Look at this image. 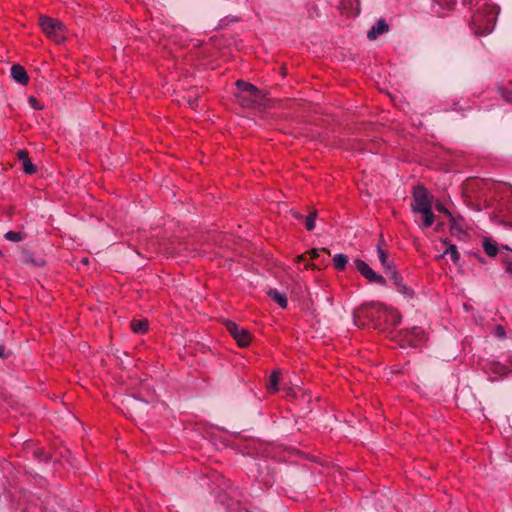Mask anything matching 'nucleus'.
<instances>
[{
    "label": "nucleus",
    "instance_id": "f257e3e1",
    "mask_svg": "<svg viewBox=\"0 0 512 512\" xmlns=\"http://www.w3.org/2000/svg\"><path fill=\"white\" fill-rule=\"evenodd\" d=\"M40 26L47 37L55 43L60 44L66 39L65 26L57 19L47 16L40 18Z\"/></svg>",
    "mask_w": 512,
    "mask_h": 512
},
{
    "label": "nucleus",
    "instance_id": "f03ea898",
    "mask_svg": "<svg viewBox=\"0 0 512 512\" xmlns=\"http://www.w3.org/2000/svg\"><path fill=\"white\" fill-rule=\"evenodd\" d=\"M495 16L491 9H485L474 14L472 17V23L474 25V31L477 35H487L491 33L495 25Z\"/></svg>",
    "mask_w": 512,
    "mask_h": 512
},
{
    "label": "nucleus",
    "instance_id": "7ed1b4c3",
    "mask_svg": "<svg viewBox=\"0 0 512 512\" xmlns=\"http://www.w3.org/2000/svg\"><path fill=\"white\" fill-rule=\"evenodd\" d=\"M411 207L416 213L419 211H427L428 208L432 207L426 188L418 186L414 189Z\"/></svg>",
    "mask_w": 512,
    "mask_h": 512
},
{
    "label": "nucleus",
    "instance_id": "20e7f679",
    "mask_svg": "<svg viewBox=\"0 0 512 512\" xmlns=\"http://www.w3.org/2000/svg\"><path fill=\"white\" fill-rule=\"evenodd\" d=\"M354 265L359 273L369 282L377 283L380 285H384L386 283L385 278L382 275L377 274L365 261L361 259H355Z\"/></svg>",
    "mask_w": 512,
    "mask_h": 512
},
{
    "label": "nucleus",
    "instance_id": "39448f33",
    "mask_svg": "<svg viewBox=\"0 0 512 512\" xmlns=\"http://www.w3.org/2000/svg\"><path fill=\"white\" fill-rule=\"evenodd\" d=\"M226 327L240 347H246L249 345L251 336L247 330L241 328L234 322H227Z\"/></svg>",
    "mask_w": 512,
    "mask_h": 512
},
{
    "label": "nucleus",
    "instance_id": "423d86ee",
    "mask_svg": "<svg viewBox=\"0 0 512 512\" xmlns=\"http://www.w3.org/2000/svg\"><path fill=\"white\" fill-rule=\"evenodd\" d=\"M236 86L238 87L240 93L237 95L239 101H244L245 100V94H247L249 97H251V100L252 101H256L258 98L261 97V92L260 90L248 83V82H245L243 80H238L236 82Z\"/></svg>",
    "mask_w": 512,
    "mask_h": 512
},
{
    "label": "nucleus",
    "instance_id": "0eeeda50",
    "mask_svg": "<svg viewBox=\"0 0 512 512\" xmlns=\"http://www.w3.org/2000/svg\"><path fill=\"white\" fill-rule=\"evenodd\" d=\"M17 158L22 163V169L26 174L32 175L37 172V167L31 162L27 150H18Z\"/></svg>",
    "mask_w": 512,
    "mask_h": 512
},
{
    "label": "nucleus",
    "instance_id": "6e6552de",
    "mask_svg": "<svg viewBox=\"0 0 512 512\" xmlns=\"http://www.w3.org/2000/svg\"><path fill=\"white\" fill-rule=\"evenodd\" d=\"M386 273L389 274L390 279L398 287L400 293L409 297L412 296V291L406 285L403 284L402 277L394 268H391V270H387Z\"/></svg>",
    "mask_w": 512,
    "mask_h": 512
},
{
    "label": "nucleus",
    "instance_id": "1a4fd4ad",
    "mask_svg": "<svg viewBox=\"0 0 512 512\" xmlns=\"http://www.w3.org/2000/svg\"><path fill=\"white\" fill-rule=\"evenodd\" d=\"M12 78L21 85H27L29 82V76L23 66L20 64H14L11 67Z\"/></svg>",
    "mask_w": 512,
    "mask_h": 512
},
{
    "label": "nucleus",
    "instance_id": "9d476101",
    "mask_svg": "<svg viewBox=\"0 0 512 512\" xmlns=\"http://www.w3.org/2000/svg\"><path fill=\"white\" fill-rule=\"evenodd\" d=\"M388 30V25L384 19H380L377 23L370 29L367 34L369 40H375L379 35L383 34Z\"/></svg>",
    "mask_w": 512,
    "mask_h": 512
},
{
    "label": "nucleus",
    "instance_id": "9b49d317",
    "mask_svg": "<svg viewBox=\"0 0 512 512\" xmlns=\"http://www.w3.org/2000/svg\"><path fill=\"white\" fill-rule=\"evenodd\" d=\"M267 294L281 308L287 307L288 301H287V297L284 293L279 292L277 289H269Z\"/></svg>",
    "mask_w": 512,
    "mask_h": 512
},
{
    "label": "nucleus",
    "instance_id": "f8f14e48",
    "mask_svg": "<svg viewBox=\"0 0 512 512\" xmlns=\"http://www.w3.org/2000/svg\"><path fill=\"white\" fill-rule=\"evenodd\" d=\"M130 328L135 333H144L148 330V321L146 319L136 320L130 325Z\"/></svg>",
    "mask_w": 512,
    "mask_h": 512
},
{
    "label": "nucleus",
    "instance_id": "ddd939ff",
    "mask_svg": "<svg viewBox=\"0 0 512 512\" xmlns=\"http://www.w3.org/2000/svg\"><path fill=\"white\" fill-rule=\"evenodd\" d=\"M348 263V256L345 254H336L333 257V264L337 270H343Z\"/></svg>",
    "mask_w": 512,
    "mask_h": 512
},
{
    "label": "nucleus",
    "instance_id": "4468645a",
    "mask_svg": "<svg viewBox=\"0 0 512 512\" xmlns=\"http://www.w3.org/2000/svg\"><path fill=\"white\" fill-rule=\"evenodd\" d=\"M278 381H279V373L277 371H275L270 375L269 382L267 384V389L272 393L277 392L278 391Z\"/></svg>",
    "mask_w": 512,
    "mask_h": 512
},
{
    "label": "nucleus",
    "instance_id": "2eb2a0df",
    "mask_svg": "<svg viewBox=\"0 0 512 512\" xmlns=\"http://www.w3.org/2000/svg\"><path fill=\"white\" fill-rule=\"evenodd\" d=\"M377 253H378V258H379L382 266L384 267L385 271L391 270V268H393V267L388 261V256H387L386 252L380 246L377 247Z\"/></svg>",
    "mask_w": 512,
    "mask_h": 512
},
{
    "label": "nucleus",
    "instance_id": "dca6fc26",
    "mask_svg": "<svg viewBox=\"0 0 512 512\" xmlns=\"http://www.w3.org/2000/svg\"><path fill=\"white\" fill-rule=\"evenodd\" d=\"M423 215V226L430 227L434 223V214L432 212V207L428 208L427 211H419Z\"/></svg>",
    "mask_w": 512,
    "mask_h": 512
},
{
    "label": "nucleus",
    "instance_id": "f3484780",
    "mask_svg": "<svg viewBox=\"0 0 512 512\" xmlns=\"http://www.w3.org/2000/svg\"><path fill=\"white\" fill-rule=\"evenodd\" d=\"M444 255H449L454 263H458L460 259V254L454 244L449 245V247L444 251L443 256Z\"/></svg>",
    "mask_w": 512,
    "mask_h": 512
},
{
    "label": "nucleus",
    "instance_id": "a211bd4d",
    "mask_svg": "<svg viewBox=\"0 0 512 512\" xmlns=\"http://www.w3.org/2000/svg\"><path fill=\"white\" fill-rule=\"evenodd\" d=\"M483 248H484L485 253L490 257H494L498 253V248H497L496 244L490 242L489 240H485L483 242Z\"/></svg>",
    "mask_w": 512,
    "mask_h": 512
},
{
    "label": "nucleus",
    "instance_id": "6ab92c4d",
    "mask_svg": "<svg viewBox=\"0 0 512 512\" xmlns=\"http://www.w3.org/2000/svg\"><path fill=\"white\" fill-rule=\"evenodd\" d=\"M23 238H24L23 234L21 232H17V231H8L5 234V239L12 241V242L22 241Z\"/></svg>",
    "mask_w": 512,
    "mask_h": 512
},
{
    "label": "nucleus",
    "instance_id": "aec40b11",
    "mask_svg": "<svg viewBox=\"0 0 512 512\" xmlns=\"http://www.w3.org/2000/svg\"><path fill=\"white\" fill-rule=\"evenodd\" d=\"M316 215V211H313L306 217L305 227L308 231H311L315 228Z\"/></svg>",
    "mask_w": 512,
    "mask_h": 512
},
{
    "label": "nucleus",
    "instance_id": "412c9836",
    "mask_svg": "<svg viewBox=\"0 0 512 512\" xmlns=\"http://www.w3.org/2000/svg\"><path fill=\"white\" fill-rule=\"evenodd\" d=\"M434 2L440 7L450 8L456 3V0H434Z\"/></svg>",
    "mask_w": 512,
    "mask_h": 512
},
{
    "label": "nucleus",
    "instance_id": "4be33fe9",
    "mask_svg": "<svg viewBox=\"0 0 512 512\" xmlns=\"http://www.w3.org/2000/svg\"><path fill=\"white\" fill-rule=\"evenodd\" d=\"M494 334L497 338L505 339L506 338V331L505 328L502 325L496 326L494 330Z\"/></svg>",
    "mask_w": 512,
    "mask_h": 512
},
{
    "label": "nucleus",
    "instance_id": "5701e85b",
    "mask_svg": "<svg viewBox=\"0 0 512 512\" xmlns=\"http://www.w3.org/2000/svg\"><path fill=\"white\" fill-rule=\"evenodd\" d=\"M192 109H194L197 106V95H189L187 98H184Z\"/></svg>",
    "mask_w": 512,
    "mask_h": 512
},
{
    "label": "nucleus",
    "instance_id": "b1692460",
    "mask_svg": "<svg viewBox=\"0 0 512 512\" xmlns=\"http://www.w3.org/2000/svg\"><path fill=\"white\" fill-rule=\"evenodd\" d=\"M122 395H114L113 397V405L116 406L122 413L124 410L120 407V404H123Z\"/></svg>",
    "mask_w": 512,
    "mask_h": 512
},
{
    "label": "nucleus",
    "instance_id": "393cba45",
    "mask_svg": "<svg viewBox=\"0 0 512 512\" xmlns=\"http://www.w3.org/2000/svg\"><path fill=\"white\" fill-rule=\"evenodd\" d=\"M29 104L34 108V109H41L42 107L38 105V101L36 100L35 97L31 96L29 98Z\"/></svg>",
    "mask_w": 512,
    "mask_h": 512
},
{
    "label": "nucleus",
    "instance_id": "a878e982",
    "mask_svg": "<svg viewBox=\"0 0 512 512\" xmlns=\"http://www.w3.org/2000/svg\"><path fill=\"white\" fill-rule=\"evenodd\" d=\"M436 209L439 212H442V213L446 214L447 216L451 217V213L442 204L438 203L436 205Z\"/></svg>",
    "mask_w": 512,
    "mask_h": 512
},
{
    "label": "nucleus",
    "instance_id": "bb28decb",
    "mask_svg": "<svg viewBox=\"0 0 512 512\" xmlns=\"http://www.w3.org/2000/svg\"><path fill=\"white\" fill-rule=\"evenodd\" d=\"M412 334H413V336H415V337H420V336H423V331H422L420 328H416V327H414V328L412 329Z\"/></svg>",
    "mask_w": 512,
    "mask_h": 512
},
{
    "label": "nucleus",
    "instance_id": "cd10ccee",
    "mask_svg": "<svg viewBox=\"0 0 512 512\" xmlns=\"http://www.w3.org/2000/svg\"><path fill=\"white\" fill-rule=\"evenodd\" d=\"M505 270H506V272H507V273H509L510 275H512V262H507V263H506Z\"/></svg>",
    "mask_w": 512,
    "mask_h": 512
},
{
    "label": "nucleus",
    "instance_id": "c85d7f7f",
    "mask_svg": "<svg viewBox=\"0 0 512 512\" xmlns=\"http://www.w3.org/2000/svg\"><path fill=\"white\" fill-rule=\"evenodd\" d=\"M0 357L1 358H5L6 357V355H5V347L2 344H0Z\"/></svg>",
    "mask_w": 512,
    "mask_h": 512
},
{
    "label": "nucleus",
    "instance_id": "c756f323",
    "mask_svg": "<svg viewBox=\"0 0 512 512\" xmlns=\"http://www.w3.org/2000/svg\"><path fill=\"white\" fill-rule=\"evenodd\" d=\"M293 215L298 219L301 218V215L298 212H294Z\"/></svg>",
    "mask_w": 512,
    "mask_h": 512
},
{
    "label": "nucleus",
    "instance_id": "7c9ffc66",
    "mask_svg": "<svg viewBox=\"0 0 512 512\" xmlns=\"http://www.w3.org/2000/svg\"><path fill=\"white\" fill-rule=\"evenodd\" d=\"M311 254H312V257H316V256H317V252H316L315 250H313V251L311 252Z\"/></svg>",
    "mask_w": 512,
    "mask_h": 512
},
{
    "label": "nucleus",
    "instance_id": "2f4dec72",
    "mask_svg": "<svg viewBox=\"0 0 512 512\" xmlns=\"http://www.w3.org/2000/svg\"><path fill=\"white\" fill-rule=\"evenodd\" d=\"M298 260H299V262H300V261L304 260V257H303L302 255H301V256H298Z\"/></svg>",
    "mask_w": 512,
    "mask_h": 512
},
{
    "label": "nucleus",
    "instance_id": "473e14b6",
    "mask_svg": "<svg viewBox=\"0 0 512 512\" xmlns=\"http://www.w3.org/2000/svg\"><path fill=\"white\" fill-rule=\"evenodd\" d=\"M83 263L87 264L88 263V259L87 258L83 259Z\"/></svg>",
    "mask_w": 512,
    "mask_h": 512
},
{
    "label": "nucleus",
    "instance_id": "72a5a7b5",
    "mask_svg": "<svg viewBox=\"0 0 512 512\" xmlns=\"http://www.w3.org/2000/svg\"><path fill=\"white\" fill-rule=\"evenodd\" d=\"M135 255H136L137 257H139V252H138V251H135Z\"/></svg>",
    "mask_w": 512,
    "mask_h": 512
}]
</instances>
